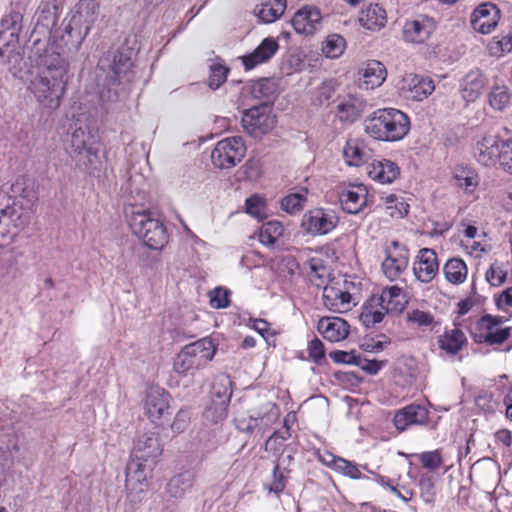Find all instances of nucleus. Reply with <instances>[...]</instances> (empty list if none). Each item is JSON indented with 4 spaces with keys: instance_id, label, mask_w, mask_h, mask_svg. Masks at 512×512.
<instances>
[{
    "instance_id": "obj_1",
    "label": "nucleus",
    "mask_w": 512,
    "mask_h": 512,
    "mask_svg": "<svg viewBox=\"0 0 512 512\" xmlns=\"http://www.w3.org/2000/svg\"><path fill=\"white\" fill-rule=\"evenodd\" d=\"M12 191L25 199L29 208H23L15 202L11 205L0 203V246L13 239L18 231L24 229L31 221L32 206L38 200L34 181L20 177L12 185Z\"/></svg>"
},
{
    "instance_id": "obj_2",
    "label": "nucleus",
    "mask_w": 512,
    "mask_h": 512,
    "mask_svg": "<svg viewBox=\"0 0 512 512\" xmlns=\"http://www.w3.org/2000/svg\"><path fill=\"white\" fill-rule=\"evenodd\" d=\"M25 67L29 68L25 73L33 76L29 89L39 104L51 110L57 109L66 91L68 81L66 66Z\"/></svg>"
},
{
    "instance_id": "obj_3",
    "label": "nucleus",
    "mask_w": 512,
    "mask_h": 512,
    "mask_svg": "<svg viewBox=\"0 0 512 512\" xmlns=\"http://www.w3.org/2000/svg\"><path fill=\"white\" fill-rule=\"evenodd\" d=\"M363 125L370 138L388 143L403 140L411 129L409 116L392 107L376 109L365 118Z\"/></svg>"
},
{
    "instance_id": "obj_4",
    "label": "nucleus",
    "mask_w": 512,
    "mask_h": 512,
    "mask_svg": "<svg viewBox=\"0 0 512 512\" xmlns=\"http://www.w3.org/2000/svg\"><path fill=\"white\" fill-rule=\"evenodd\" d=\"M132 233L151 250L161 252L169 242V234L163 220L150 209L133 210L129 217Z\"/></svg>"
},
{
    "instance_id": "obj_5",
    "label": "nucleus",
    "mask_w": 512,
    "mask_h": 512,
    "mask_svg": "<svg viewBox=\"0 0 512 512\" xmlns=\"http://www.w3.org/2000/svg\"><path fill=\"white\" fill-rule=\"evenodd\" d=\"M217 348L210 338H202L185 345L176 355L173 369L180 375H193L195 371L205 368L214 358Z\"/></svg>"
},
{
    "instance_id": "obj_6",
    "label": "nucleus",
    "mask_w": 512,
    "mask_h": 512,
    "mask_svg": "<svg viewBox=\"0 0 512 512\" xmlns=\"http://www.w3.org/2000/svg\"><path fill=\"white\" fill-rule=\"evenodd\" d=\"M72 157L83 170L93 173L101 166L100 141L90 130L77 128L71 135Z\"/></svg>"
},
{
    "instance_id": "obj_7",
    "label": "nucleus",
    "mask_w": 512,
    "mask_h": 512,
    "mask_svg": "<svg viewBox=\"0 0 512 512\" xmlns=\"http://www.w3.org/2000/svg\"><path fill=\"white\" fill-rule=\"evenodd\" d=\"M78 30L70 28L68 23L63 33L51 39L44 50V54L40 55V64H55L60 61L61 56L77 52L87 36H82L80 40L76 39Z\"/></svg>"
},
{
    "instance_id": "obj_8",
    "label": "nucleus",
    "mask_w": 512,
    "mask_h": 512,
    "mask_svg": "<svg viewBox=\"0 0 512 512\" xmlns=\"http://www.w3.org/2000/svg\"><path fill=\"white\" fill-rule=\"evenodd\" d=\"M246 151V144L242 137H227L217 142L212 150L211 160L215 167L230 169L243 160Z\"/></svg>"
},
{
    "instance_id": "obj_9",
    "label": "nucleus",
    "mask_w": 512,
    "mask_h": 512,
    "mask_svg": "<svg viewBox=\"0 0 512 512\" xmlns=\"http://www.w3.org/2000/svg\"><path fill=\"white\" fill-rule=\"evenodd\" d=\"M244 131L254 138H261L276 126V116L267 104H261L246 110L242 116Z\"/></svg>"
},
{
    "instance_id": "obj_10",
    "label": "nucleus",
    "mask_w": 512,
    "mask_h": 512,
    "mask_svg": "<svg viewBox=\"0 0 512 512\" xmlns=\"http://www.w3.org/2000/svg\"><path fill=\"white\" fill-rule=\"evenodd\" d=\"M410 260L409 249L399 241H392L385 248V258L381 263L383 275L391 282L401 280Z\"/></svg>"
},
{
    "instance_id": "obj_11",
    "label": "nucleus",
    "mask_w": 512,
    "mask_h": 512,
    "mask_svg": "<svg viewBox=\"0 0 512 512\" xmlns=\"http://www.w3.org/2000/svg\"><path fill=\"white\" fill-rule=\"evenodd\" d=\"M398 94L411 101H423L435 90V84L431 77L416 73H406L397 82Z\"/></svg>"
},
{
    "instance_id": "obj_12",
    "label": "nucleus",
    "mask_w": 512,
    "mask_h": 512,
    "mask_svg": "<svg viewBox=\"0 0 512 512\" xmlns=\"http://www.w3.org/2000/svg\"><path fill=\"white\" fill-rule=\"evenodd\" d=\"M349 283L330 281L324 286L322 302L326 309L333 313H347L356 306V302L349 291Z\"/></svg>"
},
{
    "instance_id": "obj_13",
    "label": "nucleus",
    "mask_w": 512,
    "mask_h": 512,
    "mask_svg": "<svg viewBox=\"0 0 512 512\" xmlns=\"http://www.w3.org/2000/svg\"><path fill=\"white\" fill-rule=\"evenodd\" d=\"M503 323V317L486 314L477 322L479 332L474 333L473 340L478 344H488L490 346L502 345L511 335V328H499L497 326Z\"/></svg>"
},
{
    "instance_id": "obj_14",
    "label": "nucleus",
    "mask_w": 512,
    "mask_h": 512,
    "mask_svg": "<svg viewBox=\"0 0 512 512\" xmlns=\"http://www.w3.org/2000/svg\"><path fill=\"white\" fill-rule=\"evenodd\" d=\"M99 3L96 0H80L69 20L70 28L78 30L76 39L87 36L97 21Z\"/></svg>"
},
{
    "instance_id": "obj_15",
    "label": "nucleus",
    "mask_w": 512,
    "mask_h": 512,
    "mask_svg": "<svg viewBox=\"0 0 512 512\" xmlns=\"http://www.w3.org/2000/svg\"><path fill=\"white\" fill-rule=\"evenodd\" d=\"M338 224V217L333 211L315 208L307 211L302 218L301 227L312 235H325Z\"/></svg>"
},
{
    "instance_id": "obj_16",
    "label": "nucleus",
    "mask_w": 512,
    "mask_h": 512,
    "mask_svg": "<svg viewBox=\"0 0 512 512\" xmlns=\"http://www.w3.org/2000/svg\"><path fill=\"white\" fill-rule=\"evenodd\" d=\"M171 395L159 386L150 387L144 399V413L152 423L160 421L170 408Z\"/></svg>"
},
{
    "instance_id": "obj_17",
    "label": "nucleus",
    "mask_w": 512,
    "mask_h": 512,
    "mask_svg": "<svg viewBox=\"0 0 512 512\" xmlns=\"http://www.w3.org/2000/svg\"><path fill=\"white\" fill-rule=\"evenodd\" d=\"M434 18L420 14L414 19L407 20L403 26V38L406 42L425 43L436 30Z\"/></svg>"
},
{
    "instance_id": "obj_18",
    "label": "nucleus",
    "mask_w": 512,
    "mask_h": 512,
    "mask_svg": "<svg viewBox=\"0 0 512 512\" xmlns=\"http://www.w3.org/2000/svg\"><path fill=\"white\" fill-rule=\"evenodd\" d=\"M500 16L499 8L495 4L486 2L474 9L470 22L475 31L481 34H489L498 25Z\"/></svg>"
},
{
    "instance_id": "obj_19",
    "label": "nucleus",
    "mask_w": 512,
    "mask_h": 512,
    "mask_svg": "<svg viewBox=\"0 0 512 512\" xmlns=\"http://www.w3.org/2000/svg\"><path fill=\"white\" fill-rule=\"evenodd\" d=\"M439 272L437 254L433 249L422 248L413 263V273L422 283L431 282Z\"/></svg>"
},
{
    "instance_id": "obj_20",
    "label": "nucleus",
    "mask_w": 512,
    "mask_h": 512,
    "mask_svg": "<svg viewBox=\"0 0 512 512\" xmlns=\"http://www.w3.org/2000/svg\"><path fill=\"white\" fill-rule=\"evenodd\" d=\"M322 15L320 10L311 5L300 8L293 16L291 23L298 34L313 35L320 27Z\"/></svg>"
},
{
    "instance_id": "obj_21",
    "label": "nucleus",
    "mask_w": 512,
    "mask_h": 512,
    "mask_svg": "<svg viewBox=\"0 0 512 512\" xmlns=\"http://www.w3.org/2000/svg\"><path fill=\"white\" fill-rule=\"evenodd\" d=\"M317 330L325 340L336 343L345 340L349 336L350 325L341 317L324 316L319 319Z\"/></svg>"
},
{
    "instance_id": "obj_22",
    "label": "nucleus",
    "mask_w": 512,
    "mask_h": 512,
    "mask_svg": "<svg viewBox=\"0 0 512 512\" xmlns=\"http://www.w3.org/2000/svg\"><path fill=\"white\" fill-rule=\"evenodd\" d=\"M370 179L380 184H391L400 177L399 165L387 158L374 159L366 167Z\"/></svg>"
},
{
    "instance_id": "obj_23",
    "label": "nucleus",
    "mask_w": 512,
    "mask_h": 512,
    "mask_svg": "<svg viewBox=\"0 0 512 512\" xmlns=\"http://www.w3.org/2000/svg\"><path fill=\"white\" fill-rule=\"evenodd\" d=\"M163 448L160 438L154 433L144 434L135 444L132 457L143 462L156 464L157 458L161 456Z\"/></svg>"
},
{
    "instance_id": "obj_24",
    "label": "nucleus",
    "mask_w": 512,
    "mask_h": 512,
    "mask_svg": "<svg viewBox=\"0 0 512 512\" xmlns=\"http://www.w3.org/2000/svg\"><path fill=\"white\" fill-rule=\"evenodd\" d=\"M503 141L499 135L483 136L477 142V161L487 167L499 163Z\"/></svg>"
},
{
    "instance_id": "obj_25",
    "label": "nucleus",
    "mask_w": 512,
    "mask_h": 512,
    "mask_svg": "<svg viewBox=\"0 0 512 512\" xmlns=\"http://www.w3.org/2000/svg\"><path fill=\"white\" fill-rule=\"evenodd\" d=\"M368 190L363 184L349 186L340 195L342 209L349 214H357L367 205Z\"/></svg>"
},
{
    "instance_id": "obj_26",
    "label": "nucleus",
    "mask_w": 512,
    "mask_h": 512,
    "mask_svg": "<svg viewBox=\"0 0 512 512\" xmlns=\"http://www.w3.org/2000/svg\"><path fill=\"white\" fill-rule=\"evenodd\" d=\"M437 344L447 355L455 356L467 346L468 340L460 328H445L437 337Z\"/></svg>"
},
{
    "instance_id": "obj_27",
    "label": "nucleus",
    "mask_w": 512,
    "mask_h": 512,
    "mask_svg": "<svg viewBox=\"0 0 512 512\" xmlns=\"http://www.w3.org/2000/svg\"><path fill=\"white\" fill-rule=\"evenodd\" d=\"M427 419L428 411L424 407L410 404L395 413L393 423L397 430L404 431L411 425L425 423Z\"/></svg>"
},
{
    "instance_id": "obj_28",
    "label": "nucleus",
    "mask_w": 512,
    "mask_h": 512,
    "mask_svg": "<svg viewBox=\"0 0 512 512\" xmlns=\"http://www.w3.org/2000/svg\"><path fill=\"white\" fill-rule=\"evenodd\" d=\"M378 299L383 303L388 314H400L408 305L409 299L404 290L397 286H387L382 289Z\"/></svg>"
},
{
    "instance_id": "obj_29",
    "label": "nucleus",
    "mask_w": 512,
    "mask_h": 512,
    "mask_svg": "<svg viewBox=\"0 0 512 512\" xmlns=\"http://www.w3.org/2000/svg\"><path fill=\"white\" fill-rule=\"evenodd\" d=\"M154 466L151 463L132 457L126 469V487L135 489V484H138L140 486L139 491H142V485L146 484L148 479L151 478Z\"/></svg>"
},
{
    "instance_id": "obj_30",
    "label": "nucleus",
    "mask_w": 512,
    "mask_h": 512,
    "mask_svg": "<svg viewBox=\"0 0 512 512\" xmlns=\"http://www.w3.org/2000/svg\"><path fill=\"white\" fill-rule=\"evenodd\" d=\"M386 314L387 309L378 299V295H372L362 305L359 320L366 328H372L381 323Z\"/></svg>"
},
{
    "instance_id": "obj_31",
    "label": "nucleus",
    "mask_w": 512,
    "mask_h": 512,
    "mask_svg": "<svg viewBox=\"0 0 512 512\" xmlns=\"http://www.w3.org/2000/svg\"><path fill=\"white\" fill-rule=\"evenodd\" d=\"M486 86V78L478 69H472L461 81L460 91L467 102L475 101Z\"/></svg>"
},
{
    "instance_id": "obj_32",
    "label": "nucleus",
    "mask_w": 512,
    "mask_h": 512,
    "mask_svg": "<svg viewBox=\"0 0 512 512\" xmlns=\"http://www.w3.org/2000/svg\"><path fill=\"white\" fill-rule=\"evenodd\" d=\"M359 22L368 30H380L387 23L386 10L377 3H370L361 10Z\"/></svg>"
},
{
    "instance_id": "obj_33",
    "label": "nucleus",
    "mask_w": 512,
    "mask_h": 512,
    "mask_svg": "<svg viewBox=\"0 0 512 512\" xmlns=\"http://www.w3.org/2000/svg\"><path fill=\"white\" fill-rule=\"evenodd\" d=\"M305 270L309 282L321 288L328 285V279L331 275L330 268L326 264L325 260L320 257H311L305 263Z\"/></svg>"
},
{
    "instance_id": "obj_34",
    "label": "nucleus",
    "mask_w": 512,
    "mask_h": 512,
    "mask_svg": "<svg viewBox=\"0 0 512 512\" xmlns=\"http://www.w3.org/2000/svg\"><path fill=\"white\" fill-rule=\"evenodd\" d=\"M342 154L348 166H362L368 158L365 141L360 138L348 139L343 147Z\"/></svg>"
},
{
    "instance_id": "obj_35",
    "label": "nucleus",
    "mask_w": 512,
    "mask_h": 512,
    "mask_svg": "<svg viewBox=\"0 0 512 512\" xmlns=\"http://www.w3.org/2000/svg\"><path fill=\"white\" fill-rule=\"evenodd\" d=\"M286 0H261L255 7V14L263 23H273L286 10Z\"/></svg>"
},
{
    "instance_id": "obj_36",
    "label": "nucleus",
    "mask_w": 512,
    "mask_h": 512,
    "mask_svg": "<svg viewBox=\"0 0 512 512\" xmlns=\"http://www.w3.org/2000/svg\"><path fill=\"white\" fill-rule=\"evenodd\" d=\"M215 394L218 400H212L211 404L204 411L203 416L207 421L217 424L225 420L228 416L231 392L225 389L222 395L219 392H215Z\"/></svg>"
},
{
    "instance_id": "obj_37",
    "label": "nucleus",
    "mask_w": 512,
    "mask_h": 512,
    "mask_svg": "<svg viewBox=\"0 0 512 512\" xmlns=\"http://www.w3.org/2000/svg\"><path fill=\"white\" fill-rule=\"evenodd\" d=\"M443 274L447 282L453 285H460L467 280L468 267L460 257H453L446 261L443 266Z\"/></svg>"
},
{
    "instance_id": "obj_38",
    "label": "nucleus",
    "mask_w": 512,
    "mask_h": 512,
    "mask_svg": "<svg viewBox=\"0 0 512 512\" xmlns=\"http://www.w3.org/2000/svg\"><path fill=\"white\" fill-rule=\"evenodd\" d=\"M55 0L42 1L36 11L35 29L43 28L50 31L58 21V8L54 4Z\"/></svg>"
},
{
    "instance_id": "obj_39",
    "label": "nucleus",
    "mask_w": 512,
    "mask_h": 512,
    "mask_svg": "<svg viewBox=\"0 0 512 512\" xmlns=\"http://www.w3.org/2000/svg\"><path fill=\"white\" fill-rule=\"evenodd\" d=\"M279 45L274 38H265L249 55L242 58L243 64H262L278 51Z\"/></svg>"
},
{
    "instance_id": "obj_40",
    "label": "nucleus",
    "mask_w": 512,
    "mask_h": 512,
    "mask_svg": "<svg viewBox=\"0 0 512 512\" xmlns=\"http://www.w3.org/2000/svg\"><path fill=\"white\" fill-rule=\"evenodd\" d=\"M453 177L458 187L466 193H473L479 185L478 173L469 166L457 165L453 171Z\"/></svg>"
},
{
    "instance_id": "obj_41",
    "label": "nucleus",
    "mask_w": 512,
    "mask_h": 512,
    "mask_svg": "<svg viewBox=\"0 0 512 512\" xmlns=\"http://www.w3.org/2000/svg\"><path fill=\"white\" fill-rule=\"evenodd\" d=\"M139 51L140 46L136 39L127 38L116 50L109 51V54L112 53L113 56L112 64H133Z\"/></svg>"
},
{
    "instance_id": "obj_42",
    "label": "nucleus",
    "mask_w": 512,
    "mask_h": 512,
    "mask_svg": "<svg viewBox=\"0 0 512 512\" xmlns=\"http://www.w3.org/2000/svg\"><path fill=\"white\" fill-rule=\"evenodd\" d=\"M387 77L385 66H368L363 74L360 87L366 90H373L379 87Z\"/></svg>"
},
{
    "instance_id": "obj_43",
    "label": "nucleus",
    "mask_w": 512,
    "mask_h": 512,
    "mask_svg": "<svg viewBox=\"0 0 512 512\" xmlns=\"http://www.w3.org/2000/svg\"><path fill=\"white\" fill-rule=\"evenodd\" d=\"M361 114L359 101L354 97L344 99L337 105V117L341 122H354Z\"/></svg>"
},
{
    "instance_id": "obj_44",
    "label": "nucleus",
    "mask_w": 512,
    "mask_h": 512,
    "mask_svg": "<svg viewBox=\"0 0 512 512\" xmlns=\"http://www.w3.org/2000/svg\"><path fill=\"white\" fill-rule=\"evenodd\" d=\"M283 232L284 226L282 223L277 220H271L263 223L259 233V240L262 244L271 246L278 241Z\"/></svg>"
},
{
    "instance_id": "obj_45",
    "label": "nucleus",
    "mask_w": 512,
    "mask_h": 512,
    "mask_svg": "<svg viewBox=\"0 0 512 512\" xmlns=\"http://www.w3.org/2000/svg\"><path fill=\"white\" fill-rule=\"evenodd\" d=\"M307 189L286 195L281 200V208L290 214H296L303 210L307 201Z\"/></svg>"
},
{
    "instance_id": "obj_46",
    "label": "nucleus",
    "mask_w": 512,
    "mask_h": 512,
    "mask_svg": "<svg viewBox=\"0 0 512 512\" xmlns=\"http://www.w3.org/2000/svg\"><path fill=\"white\" fill-rule=\"evenodd\" d=\"M488 51L491 56L502 57L512 52V31L506 35L493 37L488 43Z\"/></svg>"
},
{
    "instance_id": "obj_47",
    "label": "nucleus",
    "mask_w": 512,
    "mask_h": 512,
    "mask_svg": "<svg viewBox=\"0 0 512 512\" xmlns=\"http://www.w3.org/2000/svg\"><path fill=\"white\" fill-rule=\"evenodd\" d=\"M434 323V315L429 311L411 309L406 313V324L409 327L423 328Z\"/></svg>"
},
{
    "instance_id": "obj_48",
    "label": "nucleus",
    "mask_w": 512,
    "mask_h": 512,
    "mask_svg": "<svg viewBox=\"0 0 512 512\" xmlns=\"http://www.w3.org/2000/svg\"><path fill=\"white\" fill-rule=\"evenodd\" d=\"M511 100L509 89L505 85H494L489 94V103L496 110L505 109Z\"/></svg>"
},
{
    "instance_id": "obj_49",
    "label": "nucleus",
    "mask_w": 512,
    "mask_h": 512,
    "mask_svg": "<svg viewBox=\"0 0 512 512\" xmlns=\"http://www.w3.org/2000/svg\"><path fill=\"white\" fill-rule=\"evenodd\" d=\"M346 45L345 39L338 35H329L323 44L322 52L327 58H337L344 52Z\"/></svg>"
},
{
    "instance_id": "obj_50",
    "label": "nucleus",
    "mask_w": 512,
    "mask_h": 512,
    "mask_svg": "<svg viewBox=\"0 0 512 512\" xmlns=\"http://www.w3.org/2000/svg\"><path fill=\"white\" fill-rule=\"evenodd\" d=\"M385 208L391 217H404L409 212V205L401 197L389 194L383 198Z\"/></svg>"
},
{
    "instance_id": "obj_51",
    "label": "nucleus",
    "mask_w": 512,
    "mask_h": 512,
    "mask_svg": "<svg viewBox=\"0 0 512 512\" xmlns=\"http://www.w3.org/2000/svg\"><path fill=\"white\" fill-rule=\"evenodd\" d=\"M475 406L485 415H492L498 408V402L491 392L482 390L474 399Z\"/></svg>"
},
{
    "instance_id": "obj_52",
    "label": "nucleus",
    "mask_w": 512,
    "mask_h": 512,
    "mask_svg": "<svg viewBox=\"0 0 512 512\" xmlns=\"http://www.w3.org/2000/svg\"><path fill=\"white\" fill-rule=\"evenodd\" d=\"M421 466L429 470H437L443 465V455L441 449L425 451L416 455Z\"/></svg>"
},
{
    "instance_id": "obj_53",
    "label": "nucleus",
    "mask_w": 512,
    "mask_h": 512,
    "mask_svg": "<svg viewBox=\"0 0 512 512\" xmlns=\"http://www.w3.org/2000/svg\"><path fill=\"white\" fill-rule=\"evenodd\" d=\"M246 213L259 220L266 217V200L264 197L254 194L245 201Z\"/></svg>"
},
{
    "instance_id": "obj_54",
    "label": "nucleus",
    "mask_w": 512,
    "mask_h": 512,
    "mask_svg": "<svg viewBox=\"0 0 512 512\" xmlns=\"http://www.w3.org/2000/svg\"><path fill=\"white\" fill-rule=\"evenodd\" d=\"M420 497L424 502L433 504L436 499L435 482L431 475L427 473L421 474L419 478Z\"/></svg>"
},
{
    "instance_id": "obj_55",
    "label": "nucleus",
    "mask_w": 512,
    "mask_h": 512,
    "mask_svg": "<svg viewBox=\"0 0 512 512\" xmlns=\"http://www.w3.org/2000/svg\"><path fill=\"white\" fill-rule=\"evenodd\" d=\"M277 87L274 81L264 78L252 86V94L255 98L270 100L276 93Z\"/></svg>"
},
{
    "instance_id": "obj_56",
    "label": "nucleus",
    "mask_w": 512,
    "mask_h": 512,
    "mask_svg": "<svg viewBox=\"0 0 512 512\" xmlns=\"http://www.w3.org/2000/svg\"><path fill=\"white\" fill-rule=\"evenodd\" d=\"M507 277V272L504 270L501 264L495 262L490 265L488 270L485 273L486 281L494 287H498L502 285Z\"/></svg>"
},
{
    "instance_id": "obj_57",
    "label": "nucleus",
    "mask_w": 512,
    "mask_h": 512,
    "mask_svg": "<svg viewBox=\"0 0 512 512\" xmlns=\"http://www.w3.org/2000/svg\"><path fill=\"white\" fill-rule=\"evenodd\" d=\"M209 301L215 309L226 308L230 305V292L226 288L217 287L209 292Z\"/></svg>"
},
{
    "instance_id": "obj_58",
    "label": "nucleus",
    "mask_w": 512,
    "mask_h": 512,
    "mask_svg": "<svg viewBox=\"0 0 512 512\" xmlns=\"http://www.w3.org/2000/svg\"><path fill=\"white\" fill-rule=\"evenodd\" d=\"M287 478L280 470L279 464H276L272 471V481L270 484L265 485V488L270 492L279 496L286 488Z\"/></svg>"
},
{
    "instance_id": "obj_59",
    "label": "nucleus",
    "mask_w": 512,
    "mask_h": 512,
    "mask_svg": "<svg viewBox=\"0 0 512 512\" xmlns=\"http://www.w3.org/2000/svg\"><path fill=\"white\" fill-rule=\"evenodd\" d=\"M229 69L227 66H210L208 85L212 89L219 88L227 79Z\"/></svg>"
},
{
    "instance_id": "obj_60",
    "label": "nucleus",
    "mask_w": 512,
    "mask_h": 512,
    "mask_svg": "<svg viewBox=\"0 0 512 512\" xmlns=\"http://www.w3.org/2000/svg\"><path fill=\"white\" fill-rule=\"evenodd\" d=\"M499 165L505 172L512 174V137L501 144Z\"/></svg>"
},
{
    "instance_id": "obj_61",
    "label": "nucleus",
    "mask_w": 512,
    "mask_h": 512,
    "mask_svg": "<svg viewBox=\"0 0 512 512\" xmlns=\"http://www.w3.org/2000/svg\"><path fill=\"white\" fill-rule=\"evenodd\" d=\"M333 469L352 479H358L361 476V471L356 464L341 457L336 460V464Z\"/></svg>"
},
{
    "instance_id": "obj_62",
    "label": "nucleus",
    "mask_w": 512,
    "mask_h": 512,
    "mask_svg": "<svg viewBox=\"0 0 512 512\" xmlns=\"http://www.w3.org/2000/svg\"><path fill=\"white\" fill-rule=\"evenodd\" d=\"M191 414L189 409L181 408L175 415L174 420L171 424L173 432L182 433L184 432L190 423Z\"/></svg>"
},
{
    "instance_id": "obj_63",
    "label": "nucleus",
    "mask_w": 512,
    "mask_h": 512,
    "mask_svg": "<svg viewBox=\"0 0 512 512\" xmlns=\"http://www.w3.org/2000/svg\"><path fill=\"white\" fill-rule=\"evenodd\" d=\"M307 352L309 358L316 364H321L325 359L324 344L316 337L308 343Z\"/></svg>"
},
{
    "instance_id": "obj_64",
    "label": "nucleus",
    "mask_w": 512,
    "mask_h": 512,
    "mask_svg": "<svg viewBox=\"0 0 512 512\" xmlns=\"http://www.w3.org/2000/svg\"><path fill=\"white\" fill-rule=\"evenodd\" d=\"M383 364L384 362L382 361L366 359L360 355H358L357 361L355 362V365L370 375L377 374L383 367Z\"/></svg>"
}]
</instances>
